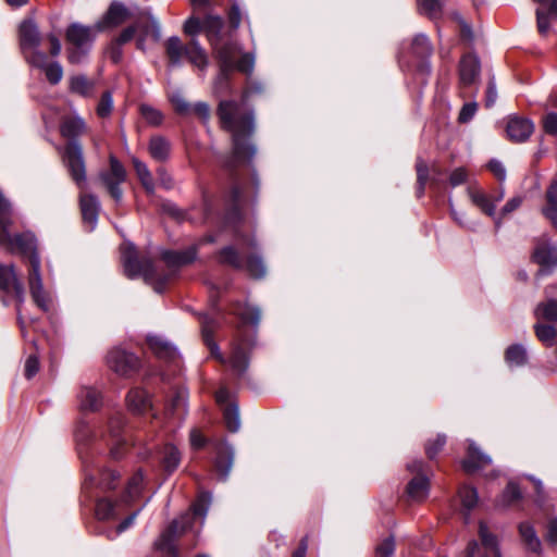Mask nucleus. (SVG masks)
Returning a JSON list of instances; mask_svg holds the SVG:
<instances>
[{"label": "nucleus", "mask_w": 557, "mask_h": 557, "mask_svg": "<svg viewBox=\"0 0 557 557\" xmlns=\"http://www.w3.org/2000/svg\"><path fill=\"white\" fill-rule=\"evenodd\" d=\"M252 92L253 89L246 91L240 102L221 100L216 108L221 127L231 133L232 138V149L221 159V168L234 184L232 188L234 200H237L242 194L237 183L239 172L251 164L257 153V148L250 139L255 133V115L252 110L244 103Z\"/></svg>", "instance_id": "nucleus-1"}, {"label": "nucleus", "mask_w": 557, "mask_h": 557, "mask_svg": "<svg viewBox=\"0 0 557 557\" xmlns=\"http://www.w3.org/2000/svg\"><path fill=\"white\" fill-rule=\"evenodd\" d=\"M196 257L197 249L194 246L184 250H165L162 252V260L168 265L169 273L159 275L149 258H138L134 245L128 243L122 248V262L126 276L129 278L143 276L157 293L163 292L166 282L178 268L190 264Z\"/></svg>", "instance_id": "nucleus-2"}, {"label": "nucleus", "mask_w": 557, "mask_h": 557, "mask_svg": "<svg viewBox=\"0 0 557 557\" xmlns=\"http://www.w3.org/2000/svg\"><path fill=\"white\" fill-rule=\"evenodd\" d=\"M211 504V495L201 493L191 506V511L185 512L173 520L154 542L156 550L168 557H180L176 542L189 531L199 532Z\"/></svg>", "instance_id": "nucleus-3"}, {"label": "nucleus", "mask_w": 557, "mask_h": 557, "mask_svg": "<svg viewBox=\"0 0 557 557\" xmlns=\"http://www.w3.org/2000/svg\"><path fill=\"white\" fill-rule=\"evenodd\" d=\"M96 32L92 27L85 26L79 23H72L69 25L65 38L71 45L67 48V61L71 64H79L86 59L91 44L95 39Z\"/></svg>", "instance_id": "nucleus-4"}, {"label": "nucleus", "mask_w": 557, "mask_h": 557, "mask_svg": "<svg viewBox=\"0 0 557 557\" xmlns=\"http://www.w3.org/2000/svg\"><path fill=\"white\" fill-rule=\"evenodd\" d=\"M219 257L222 263L238 270H246L252 277L261 278L265 275L264 262L257 253H251L244 260L233 246H226L220 250Z\"/></svg>", "instance_id": "nucleus-5"}, {"label": "nucleus", "mask_w": 557, "mask_h": 557, "mask_svg": "<svg viewBox=\"0 0 557 557\" xmlns=\"http://www.w3.org/2000/svg\"><path fill=\"white\" fill-rule=\"evenodd\" d=\"M79 454L85 471V487L88 485H98L103 490L115 488L119 474L112 470L101 468L99 462L91 460L88 455Z\"/></svg>", "instance_id": "nucleus-6"}, {"label": "nucleus", "mask_w": 557, "mask_h": 557, "mask_svg": "<svg viewBox=\"0 0 557 557\" xmlns=\"http://www.w3.org/2000/svg\"><path fill=\"white\" fill-rule=\"evenodd\" d=\"M252 337L246 336L242 327H238L232 342V350L228 362L237 375H243L249 366V351L253 347Z\"/></svg>", "instance_id": "nucleus-7"}, {"label": "nucleus", "mask_w": 557, "mask_h": 557, "mask_svg": "<svg viewBox=\"0 0 557 557\" xmlns=\"http://www.w3.org/2000/svg\"><path fill=\"white\" fill-rule=\"evenodd\" d=\"M479 537L480 542H469L466 557H502L497 536L482 521L479 523Z\"/></svg>", "instance_id": "nucleus-8"}, {"label": "nucleus", "mask_w": 557, "mask_h": 557, "mask_svg": "<svg viewBox=\"0 0 557 557\" xmlns=\"http://www.w3.org/2000/svg\"><path fill=\"white\" fill-rule=\"evenodd\" d=\"M28 286L33 300L42 310L48 311L50 308V296L44 288L41 272H40V259L38 255L30 257L29 270H28Z\"/></svg>", "instance_id": "nucleus-9"}, {"label": "nucleus", "mask_w": 557, "mask_h": 557, "mask_svg": "<svg viewBox=\"0 0 557 557\" xmlns=\"http://www.w3.org/2000/svg\"><path fill=\"white\" fill-rule=\"evenodd\" d=\"M64 162L71 177L82 187L86 182L85 160L78 140L69 141L64 151Z\"/></svg>", "instance_id": "nucleus-10"}, {"label": "nucleus", "mask_w": 557, "mask_h": 557, "mask_svg": "<svg viewBox=\"0 0 557 557\" xmlns=\"http://www.w3.org/2000/svg\"><path fill=\"white\" fill-rule=\"evenodd\" d=\"M109 162L110 169L108 171H102L99 174V180L111 197L116 202H120L122 199V189L120 188V185L126 180V171L123 164L114 156H110Z\"/></svg>", "instance_id": "nucleus-11"}, {"label": "nucleus", "mask_w": 557, "mask_h": 557, "mask_svg": "<svg viewBox=\"0 0 557 557\" xmlns=\"http://www.w3.org/2000/svg\"><path fill=\"white\" fill-rule=\"evenodd\" d=\"M107 362L110 369L120 375H129L139 369V359L122 348H113L108 352Z\"/></svg>", "instance_id": "nucleus-12"}, {"label": "nucleus", "mask_w": 557, "mask_h": 557, "mask_svg": "<svg viewBox=\"0 0 557 557\" xmlns=\"http://www.w3.org/2000/svg\"><path fill=\"white\" fill-rule=\"evenodd\" d=\"M532 258L542 268L539 274H543L544 270L557 265V247L546 236H542L535 242Z\"/></svg>", "instance_id": "nucleus-13"}, {"label": "nucleus", "mask_w": 557, "mask_h": 557, "mask_svg": "<svg viewBox=\"0 0 557 557\" xmlns=\"http://www.w3.org/2000/svg\"><path fill=\"white\" fill-rule=\"evenodd\" d=\"M41 37L37 25L33 21H24L20 26V44L22 52L28 63V57L41 52L39 46Z\"/></svg>", "instance_id": "nucleus-14"}, {"label": "nucleus", "mask_w": 557, "mask_h": 557, "mask_svg": "<svg viewBox=\"0 0 557 557\" xmlns=\"http://www.w3.org/2000/svg\"><path fill=\"white\" fill-rule=\"evenodd\" d=\"M0 292L13 295L20 302L24 300V287L17 278L13 264L0 263Z\"/></svg>", "instance_id": "nucleus-15"}, {"label": "nucleus", "mask_w": 557, "mask_h": 557, "mask_svg": "<svg viewBox=\"0 0 557 557\" xmlns=\"http://www.w3.org/2000/svg\"><path fill=\"white\" fill-rule=\"evenodd\" d=\"M422 468L423 462L421 460H414L407 466L409 471L418 473L407 486L408 496L416 502L425 499L429 494V480L424 475H421Z\"/></svg>", "instance_id": "nucleus-16"}, {"label": "nucleus", "mask_w": 557, "mask_h": 557, "mask_svg": "<svg viewBox=\"0 0 557 557\" xmlns=\"http://www.w3.org/2000/svg\"><path fill=\"white\" fill-rule=\"evenodd\" d=\"M201 334L205 344L210 349L211 356L221 363H226V359L220 351L218 344L213 339L214 331L220 326V322L215 317H211L208 313L200 314Z\"/></svg>", "instance_id": "nucleus-17"}, {"label": "nucleus", "mask_w": 557, "mask_h": 557, "mask_svg": "<svg viewBox=\"0 0 557 557\" xmlns=\"http://www.w3.org/2000/svg\"><path fill=\"white\" fill-rule=\"evenodd\" d=\"M28 64L40 69L45 72L47 81L51 85H57L63 77V69L59 62L48 63V58L45 52H35L28 57Z\"/></svg>", "instance_id": "nucleus-18"}, {"label": "nucleus", "mask_w": 557, "mask_h": 557, "mask_svg": "<svg viewBox=\"0 0 557 557\" xmlns=\"http://www.w3.org/2000/svg\"><path fill=\"white\" fill-rule=\"evenodd\" d=\"M7 236L3 239H0V243L8 244L11 249L17 250L21 253L25 255L30 263V257L33 255H38L36 251V238L30 233L17 234L11 236L7 231Z\"/></svg>", "instance_id": "nucleus-19"}, {"label": "nucleus", "mask_w": 557, "mask_h": 557, "mask_svg": "<svg viewBox=\"0 0 557 557\" xmlns=\"http://www.w3.org/2000/svg\"><path fill=\"white\" fill-rule=\"evenodd\" d=\"M212 50L219 62V66L222 67L223 78L227 73H232L235 70V58L238 53V47L234 42H225L223 45L219 42L215 47H212Z\"/></svg>", "instance_id": "nucleus-20"}, {"label": "nucleus", "mask_w": 557, "mask_h": 557, "mask_svg": "<svg viewBox=\"0 0 557 557\" xmlns=\"http://www.w3.org/2000/svg\"><path fill=\"white\" fill-rule=\"evenodd\" d=\"M534 124L531 120L511 116L508 120L506 132L508 138L515 143L525 141L533 133Z\"/></svg>", "instance_id": "nucleus-21"}, {"label": "nucleus", "mask_w": 557, "mask_h": 557, "mask_svg": "<svg viewBox=\"0 0 557 557\" xmlns=\"http://www.w3.org/2000/svg\"><path fill=\"white\" fill-rule=\"evenodd\" d=\"M480 61L475 55H463L459 64V81L461 87L473 85L480 75Z\"/></svg>", "instance_id": "nucleus-22"}, {"label": "nucleus", "mask_w": 557, "mask_h": 557, "mask_svg": "<svg viewBox=\"0 0 557 557\" xmlns=\"http://www.w3.org/2000/svg\"><path fill=\"white\" fill-rule=\"evenodd\" d=\"M187 412V393L183 388L173 391L165 404L166 418L183 420Z\"/></svg>", "instance_id": "nucleus-23"}, {"label": "nucleus", "mask_w": 557, "mask_h": 557, "mask_svg": "<svg viewBox=\"0 0 557 557\" xmlns=\"http://www.w3.org/2000/svg\"><path fill=\"white\" fill-rule=\"evenodd\" d=\"M128 16V11L121 2L113 1L103 18L95 26L97 32H101L107 27H116L121 25Z\"/></svg>", "instance_id": "nucleus-24"}, {"label": "nucleus", "mask_w": 557, "mask_h": 557, "mask_svg": "<svg viewBox=\"0 0 557 557\" xmlns=\"http://www.w3.org/2000/svg\"><path fill=\"white\" fill-rule=\"evenodd\" d=\"M79 205L84 223L88 225L89 231H94L100 210L98 198L89 194L81 195Z\"/></svg>", "instance_id": "nucleus-25"}, {"label": "nucleus", "mask_w": 557, "mask_h": 557, "mask_svg": "<svg viewBox=\"0 0 557 557\" xmlns=\"http://www.w3.org/2000/svg\"><path fill=\"white\" fill-rule=\"evenodd\" d=\"M432 52V45L425 35L419 34L413 38L412 53L421 60L419 63V70L423 73L429 74L431 71L428 59L431 57Z\"/></svg>", "instance_id": "nucleus-26"}, {"label": "nucleus", "mask_w": 557, "mask_h": 557, "mask_svg": "<svg viewBox=\"0 0 557 557\" xmlns=\"http://www.w3.org/2000/svg\"><path fill=\"white\" fill-rule=\"evenodd\" d=\"M126 404L129 411L135 414H144L152 408L149 394L143 388H133L128 392Z\"/></svg>", "instance_id": "nucleus-27"}, {"label": "nucleus", "mask_w": 557, "mask_h": 557, "mask_svg": "<svg viewBox=\"0 0 557 557\" xmlns=\"http://www.w3.org/2000/svg\"><path fill=\"white\" fill-rule=\"evenodd\" d=\"M234 461V449L226 443H221L216 447L215 469L222 480H226Z\"/></svg>", "instance_id": "nucleus-28"}, {"label": "nucleus", "mask_w": 557, "mask_h": 557, "mask_svg": "<svg viewBox=\"0 0 557 557\" xmlns=\"http://www.w3.org/2000/svg\"><path fill=\"white\" fill-rule=\"evenodd\" d=\"M109 433L112 437V446L110 448V455L112 458L117 459L121 457L119 447L124 445L125 440L123 437L124 417L120 413L113 416L109 421Z\"/></svg>", "instance_id": "nucleus-29"}, {"label": "nucleus", "mask_w": 557, "mask_h": 557, "mask_svg": "<svg viewBox=\"0 0 557 557\" xmlns=\"http://www.w3.org/2000/svg\"><path fill=\"white\" fill-rule=\"evenodd\" d=\"M491 462L492 459L487 455L482 453L473 442H470L468 447V455L462 462L463 469L467 472H473L478 469L484 468Z\"/></svg>", "instance_id": "nucleus-30"}, {"label": "nucleus", "mask_w": 557, "mask_h": 557, "mask_svg": "<svg viewBox=\"0 0 557 557\" xmlns=\"http://www.w3.org/2000/svg\"><path fill=\"white\" fill-rule=\"evenodd\" d=\"M185 57L200 71H205L209 64L208 55L197 38H191L186 46Z\"/></svg>", "instance_id": "nucleus-31"}, {"label": "nucleus", "mask_w": 557, "mask_h": 557, "mask_svg": "<svg viewBox=\"0 0 557 557\" xmlns=\"http://www.w3.org/2000/svg\"><path fill=\"white\" fill-rule=\"evenodd\" d=\"M79 408L84 411L97 410L102 404L101 393L95 387L84 386L78 395Z\"/></svg>", "instance_id": "nucleus-32"}, {"label": "nucleus", "mask_w": 557, "mask_h": 557, "mask_svg": "<svg viewBox=\"0 0 557 557\" xmlns=\"http://www.w3.org/2000/svg\"><path fill=\"white\" fill-rule=\"evenodd\" d=\"M232 313L240 320L243 325L251 324L255 327L258 326L261 318L259 308L242 302L234 305Z\"/></svg>", "instance_id": "nucleus-33"}, {"label": "nucleus", "mask_w": 557, "mask_h": 557, "mask_svg": "<svg viewBox=\"0 0 557 557\" xmlns=\"http://www.w3.org/2000/svg\"><path fill=\"white\" fill-rule=\"evenodd\" d=\"M223 20L220 16L208 15L203 18V33L211 47H215L222 38Z\"/></svg>", "instance_id": "nucleus-34"}, {"label": "nucleus", "mask_w": 557, "mask_h": 557, "mask_svg": "<svg viewBox=\"0 0 557 557\" xmlns=\"http://www.w3.org/2000/svg\"><path fill=\"white\" fill-rule=\"evenodd\" d=\"M148 150L152 159L164 162L170 156L171 144L163 136H152L149 140Z\"/></svg>", "instance_id": "nucleus-35"}, {"label": "nucleus", "mask_w": 557, "mask_h": 557, "mask_svg": "<svg viewBox=\"0 0 557 557\" xmlns=\"http://www.w3.org/2000/svg\"><path fill=\"white\" fill-rule=\"evenodd\" d=\"M87 129V125L81 116H71L63 121L61 124V134L72 140L83 135Z\"/></svg>", "instance_id": "nucleus-36"}, {"label": "nucleus", "mask_w": 557, "mask_h": 557, "mask_svg": "<svg viewBox=\"0 0 557 557\" xmlns=\"http://www.w3.org/2000/svg\"><path fill=\"white\" fill-rule=\"evenodd\" d=\"M534 317L537 321L541 322H557V300L554 298H548L539 302L534 308Z\"/></svg>", "instance_id": "nucleus-37"}, {"label": "nucleus", "mask_w": 557, "mask_h": 557, "mask_svg": "<svg viewBox=\"0 0 557 557\" xmlns=\"http://www.w3.org/2000/svg\"><path fill=\"white\" fill-rule=\"evenodd\" d=\"M69 90L82 97H90L95 90V82L85 75H74L69 79Z\"/></svg>", "instance_id": "nucleus-38"}, {"label": "nucleus", "mask_w": 557, "mask_h": 557, "mask_svg": "<svg viewBox=\"0 0 557 557\" xmlns=\"http://www.w3.org/2000/svg\"><path fill=\"white\" fill-rule=\"evenodd\" d=\"M147 342L150 349L159 358L172 359L176 356L175 347L158 335L148 336Z\"/></svg>", "instance_id": "nucleus-39"}, {"label": "nucleus", "mask_w": 557, "mask_h": 557, "mask_svg": "<svg viewBox=\"0 0 557 557\" xmlns=\"http://www.w3.org/2000/svg\"><path fill=\"white\" fill-rule=\"evenodd\" d=\"M468 196L472 203L480 208L488 216H495V203L492 202L490 197L480 189L469 187Z\"/></svg>", "instance_id": "nucleus-40"}, {"label": "nucleus", "mask_w": 557, "mask_h": 557, "mask_svg": "<svg viewBox=\"0 0 557 557\" xmlns=\"http://www.w3.org/2000/svg\"><path fill=\"white\" fill-rule=\"evenodd\" d=\"M547 206L543 209V214L557 228V180L553 181L546 190Z\"/></svg>", "instance_id": "nucleus-41"}, {"label": "nucleus", "mask_w": 557, "mask_h": 557, "mask_svg": "<svg viewBox=\"0 0 557 557\" xmlns=\"http://www.w3.org/2000/svg\"><path fill=\"white\" fill-rule=\"evenodd\" d=\"M133 165L135 169V172L147 191L148 195H153L154 193V182L151 172L149 171L146 163L141 162L137 158H133Z\"/></svg>", "instance_id": "nucleus-42"}, {"label": "nucleus", "mask_w": 557, "mask_h": 557, "mask_svg": "<svg viewBox=\"0 0 557 557\" xmlns=\"http://www.w3.org/2000/svg\"><path fill=\"white\" fill-rule=\"evenodd\" d=\"M165 49L171 65H180L182 58L185 57L186 49V46H183L181 39L177 36L170 37L166 40Z\"/></svg>", "instance_id": "nucleus-43"}, {"label": "nucleus", "mask_w": 557, "mask_h": 557, "mask_svg": "<svg viewBox=\"0 0 557 557\" xmlns=\"http://www.w3.org/2000/svg\"><path fill=\"white\" fill-rule=\"evenodd\" d=\"M519 532L527 548L533 553H540L541 541L537 537L534 528L528 522H522L519 525Z\"/></svg>", "instance_id": "nucleus-44"}, {"label": "nucleus", "mask_w": 557, "mask_h": 557, "mask_svg": "<svg viewBox=\"0 0 557 557\" xmlns=\"http://www.w3.org/2000/svg\"><path fill=\"white\" fill-rule=\"evenodd\" d=\"M534 332L536 337L546 346H553L557 337V330L554 323H543L537 321L534 324Z\"/></svg>", "instance_id": "nucleus-45"}, {"label": "nucleus", "mask_w": 557, "mask_h": 557, "mask_svg": "<svg viewBox=\"0 0 557 557\" xmlns=\"http://www.w3.org/2000/svg\"><path fill=\"white\" fill-rule=\"evenodd\" d=\"M144 474L140 470L136 471L128 480L123 502L129 503L137 498L143 490Z\"/></svg>", "instance_id": "nucleus-46"}, {"label": "nucleus", "mask_w": 557, "mask_h": 557, "mask_svg": "<svg viewBox=\"0 0 557 557\" xmlns=\"http://www.w3.org/2000/svg\"><path fill=\"white\" fill-rule=\"evenodd\" d=\"M162 465L168 472H173L180 465L181 454L178 449L168 444L163 448Z\"/></svg>", "instance_id": "nucleus-47"}, {"label": "nucleus", "mask_w": 557, "mask_h": 557, "mask_svg": "<svg viewBox=\"0 0 557 557\" xmlns=\"http://www.w3.org/2000/svg\"><path fill=\"white\" fill-rule=\"evenodd\" d=\"M506 361L511 367H520L527 362V351L521 345H511L505 355Z\"/></svg>", "instance_id": "nucleus-48"}, {"label": "nucleus", "mask_w": 557, "mask_h": 557, "mask_svg": "<svg viewBox=\"0 0 557 557\" xmlns=\"http://www.w3.org/2000/svg\"><path fill=\"white\" fill-rule=\"evenodd\" d=\"M225 425L230 432H237L240 428L238 407L234 404L225 406L223 410Z\"/></svg>", "instance_id": "nucleus-49"}, {"label": "nucleus", "mask_w": 557, "mask_h": 557, "mask_svg": "<svg viewBox=\"0 0 557 557\" xmlns=\"http://www.w3.org/2000/svg\"><path fill=\"white\" fill-rule=\"evenodd\" d=\"M444 0H419L421 13L430 18H437L442 14Z\"/></svg>", "instance_id": "nucleus-50"}, {"label": "nucleus", "mask_w": 557, "mask_h": 557, "mask_svg": "<svg viewBox=\"0 0 557 557\" xmlns=\"http://www.w3.org/2000/svg\"><path fill=\"white\" fill-rule=\"evenodd\" d=\"M416 171H417V184H418L417 194H418V197H420L423 195L426 182L429 180V168L423 159H421V158L417 159Z\"/></svg>", "instance_id": "nucleus-51"}, {"label": "nucleus", "mask_w": 557, "mask_h": 557, "mask_svg": "<svg viewBox=\"0 0 557 557\" xmlns=\"http://www.w3.org/2000/svg\"><path fill=\"white\" fill-rule=\"evenodd\" d=\"M11 223V207L10 203L0 194V239L7 236V227Z\"/></svg>", "instance_id": "nucleus-52"}, {"label": "nucleus", "mask_w": 557, "mask_h": 557, "mask_svg": "<svg viewBox=\"0 0 557 557\" xmlns=\"http://www.w3.org/2000/svg\"><path fill=\"white\" fill-rule=\"evenodd\" d=\"M459 497H460L463 508L467 511H470L471 509H473L478 504V492L475 488H473L471 486H467V485L462 486L459 490Z\"/></svg>", "instance_id": "nucleus-53"}, {"label": "nucleus", "mask_w": 557, "mask_h": 557, "mask_svg": "<svg viewBox=\"0 0 557 557\" xmlns=\"http://www.w3.org/2000/svg\"><path fill=\"white\" fill-rule=\"evenodd\" d=\"M169 99L173 104L176 113L181 115H188L191 113L190 103L184 98L183 94L180 90L172 92Z\"/></svg>", "instance_id": "nucleus-54"}, {"label": "nucleus", "mask_w": 557, "mask_h": 557, "mask_svg": "<svg viewBox=\"0 0 557 557\" xmlns=\"http://www.w3.org/2000/svg\"><path fill=\"white\" fill-rule=\"evenodd\" d=\"M115 505L108 499H99L96 504V516L100 520H108L116 517Z\"/></svg>", "instance_id": "nucleus-55"}, {"label": "nucleus", "mask_w": 557, "mask_h": 557, "mask_svg": "<svg viewBox=\"0 0 557 557\" xmlns=\"http://www.w3.org/2000/svg\"><path fill=\"white\" fill-rule=\"evenodd\" d=\"M140 113L143 117L151 125H160L163 121V114L151 106L141 104Z\"/></svg>", "instance_id": "nucleus-56"}, {"label": "nucleus", "mask_w": 557, "mask_h": 557, "mask_svg": "<svg viewBox=\"0 0 557 557\" xmlns=\"http://www.w3.org/2000/svg\"><path fill=\"white\" fill-rule=\"evenodd\" d=\"M113 110V98L111 91L102 94L97 106V114L100 117H108Z\"/></svg>", "instance_id": "nucleus-57"}, {"label": "nucleus", "mask_w": 557, "mask_h": 557, "mask_svg": "<svg viewBox=\"0 0 557 557\" xmlns=\"http://www.w3.org/2000/svg\"><path fill=\"white\" fill-rule=\"evenodd\" d=\"M203 32V20H199L198 17H189L184 24V33L191 38H196V36Z\"/></svg>", "instance_id": "nucleus-58"}, {"label": "nucleus", "mask_w": 557, "mask_h": 557, "mask_svg": "<svg viewBox=\"0 0 557 557\" xmlns=\"http://www.w3.org/2000/svg\"><path fill=\"white\" fill-rule=\"evenodd\" d=\"M476 110L478 103L475 101L465 103L460 109L458 122L462 124L470 122L475 115Z\"/></svg>", "instance_id": "nucleus-59"}, {"label": "nucleus", "mask_w": 557, "mask_h": 557, "mask_svg": "<svg viewBox=\"0 0 557 557\" xmlns=\"http://www.w3.org/2000/svg\"><path fill=\"white\" fill-rule=\"evenodd\" d=\"M395 550V541L392 536L381 542L375 549V557H391Z\"/></svg>", "instance_id": "nucleus-60"}, {"label": "nucleus", "mask_w": 557, "mask_h": 557, "mask_svg": "<svg viewBox=\"0 0 557 557\" xmlns=\"http://www.w3.org/2000/svg\"><path fill=\"white\" fill-rule=\"evenodd\" d=\"M255 58L250 53H245L238 61H235V70L245 74H250L253 70Z\"/></svg>", "instance_id": "nucleus-61"}, {"label": "nucleus", "mask_w": 557, "mask_h": 557, "mask_svg": "<svg viewBox=\"0 0 557 557\" xmlns=\"http://www.w3.org/2000/svg\"><path fill=\"white\" fill-rule=\"evenodd\" d=\"M446 444V436L443 434H438L433 442H429L425 447L426 455L430 459H433L438 451Z\"/></svg>", "instance_id": "nucleus-62"}, {"label": "nucleus", "mask_w": 557, "mask_h": 557, "mask_svg": "<svg viewBox=\"0 0 557 557\" xmlns=\"http://www.w3.org/2000/svg\"><path fill=\"white\" fill-rule=\"evenodd\" d=\"M521 497V492L516 483H508L503 494L504 505L508 506Z\"/></svg>", "instance_id": "nucleus-63"}, {"label": "nucleus", "mask_w": 557, "mask_h": 557, "mask_svg": "<svg viewBox=\"0 0 557 557\" xmlns=\"http://www.w3.org/2000/svg\"><path fill=\"white\" fill-rule=\"evenodd\" d=\"M543 127L547 134H557V113L549 112L543 119Z\"/></svg>", "instance_id": "nucleus-64"}]
</instances>
